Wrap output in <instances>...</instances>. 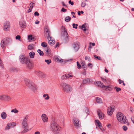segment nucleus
I'll list each match as a JSON object with an SVG mask.
<instances>
[{
	"label": "nucleus",
	"instance_id": "obj_1",
	"mask_svg": "<svg viewBox=\"0 0 134 134\" xmlns=\"http://www.w3.org/2000/svg\"><path fill=\"white\" fill-rule=\"evenodd\" d=\"M118 120L121 123L125 124L127 123L128 120L126 116L121 112H118L116 115Z\"/></svg>",
	"mask_w": 134,
	"mask_h": 134
},
{
	"label": "nucleus",
	"instance_id": "obj_2",
	"mask_svg": "<svg viewBox=\"0 0 134 134\" xmlns=\"http://www.w3.org/2000/svg\"><path fill=\"white\" fill-rule=\"evenodd\" d=\"M50 126L51 130L55 133L57 134L60 130V127L54 121L51 123Z\"/></svg>",
	"mask_w": 134,
	"mask_h": 134
},
{
	"label": "nucleus",
	"instance_id": "obj_3",
	"mask_svg": "<svg viewBox=\"0 0 134 134\" xmlns=\"http://www.w3.org/2000/svg\"><path fill=\"white\" fill-rule=\"evenodd\" d=\"M27 119L25 117L23 120L22 123L21 129L23 130L21 132L22 133H24L28 131L29 127L27 123Z\"/></svg>",
	"mask_w": 134,
	"mask_h": 134
},
{
	"label": "nucleus",
	"instance_id": "obj_4",
	"mask_svg": "<svg viewBox=\"0 0 134 134\" xmlns=\"http://www.w3.org/2000/svg\"><path fill=\"white\" fill-rule=\"evenodd\" d=\"M45 31L46 32V34L48 36L47 37L48 40V43L51 45H53L55 42L54 40H53L52 38L50 35V32L48 31V29L47 28L45 29Z\"/></svg>",
	"mask_w": 134,
	"mask_h": 134
},
{
	"label": "nucleus",
	"instance_id": "obj_5",
	"mask_svg": "<svg viewBox=\"0 0 134 134\" xmlns=\"http://www.w3.org/2000/svg\"><path fill=\"white\" fill-rule=\"evenodd\" d=\"M62 86L63 89L65 92H68L71 91L72 90L71 87L66 83H63Z\"/></svg>",
	"mask_w": 134,
	"mask_h": 134
},
{
	"label": "nucleus",
	"instance_id": "obj_6",
	"mask_svg": "<svg viewBox=\"0 0 134 134\" xmlns=\"http://www.w3.org/2000/svg\"><path fill=\"white\" fill-rule=\"evenodd\" d=\"M25 83L26 85L31 90H34L33 83L30 80L27 79L24 80Z\"/></svg>",
	"mask_w": 134,
	"mask_h": 134
},
{
	"label": "nucleus",
	"instance_id": "obj_7",
	"mask_svg": "<svg viewBox=\"0 0 134 134\" xmlns=\"http://www.w3.org/2000/svg\"><path fill=\"white\" fill-rule=\"evenodd\" d=\"M80 43L78 42H75L73 44L72 47L75 52H76L78 51L80 47Z\"/></svg>",
	"mask_w": 134,
	"mask_h": 134
},
{
	"label": "nucleus",
	"instance_id": "obj_8",
	"mask_svg": "<svg viewBox=\"0 0 134 134\" xmlns=\"http://www.w3.org/2000/svg\"><path fill=\"white\" fill-rule=\"evenodd\" d=\"M97 83L98 85L99 86H100V87H102L105 89H108L109 91L111 90V88L109 86H106L103 85L102 83L100 81H97L96 82Z\"/></svg>",
	"mask_w": 134,
	"mask_h": 134
},
{
	"label": "nucleus",
	"instance_id": "obj_9",
	"mask_svg": "<svg viewBox=\"0 0 134 134\" xmlns=\"http://www.w3.org/2000/svg\"><path fill=\"white\" fill-rule=\"evenodd\" d=\"M73 120L74 122V126L76 128H78L81 126L80 122L78 119L74 118Z\"/></svg>",
	"mask_w": 134,
	"mask_h": 134
},
{
	"label": "nucleus",
	"instance_id": "obj_10",
	"mask_svg": "<svg viewBox=\"0 0 134 134\" xmlns=\"http://www.w3.org/2000/svg\"><path fill=\"white\" fill-rule=\"evenodd\" d=\"M25 64L27 65V67L29 69H31L32 68L33 64L29 58H26V63Z\"/></svg>",
	"mask_w": 134,
	"mask_h": 134
},
{
	"label": "nucleus",
	"instance_id": "obj_11",
	"mask_svg": "<svg viewBox=\"0 0 134 134\" xmlns=\"http://www.w3.org/2000/svg\"><path fill=\"white\" fill-rule=\"evenodd\" d=\"M20 60L22 64H25L26 63V58L23 55H21L20 56Z\"/></svg>",
	"mask_w": 134,
	"mask_h": 134
},
{
	"label": "nucleus",
	"instance_id": "obj_12",
	"mask_svg": "<svg viewBox=\"0 0 134 134\" xmlns=\"http://www.w3.org/2000/svg\"><path fill=\"white\" fill-rule=\"evenodd\" d=\"M114 107L113 106H111L110 107V108H109L107 109V113L108 115H111L113 112L114 111Z\"/></svg>",
	"mask_w": 134,
	"mask_h": 134
},
{
	"label": "nucleus",
	"instance_id": "obj_13",
	"mask_svg": "<svg viewBox=\"0 0 134 134\" xmlns=\"http://www.w3.org/2000/svg\"><path fill=\"white\" fill-rule=\"evenodd\" d=\"M10 99V98L8 96L4 95H0V100H8Z\"/></svg>",
	"mask_w": 134,
	"mask_h": 134
},
{
	"label": "nucleus",
	"instance_id": "obj_14",
	"mask_svg": "<svg viewBox=\"0 0 134 134\" xmlns=\"http://www.w3.org/2000/svg\"><path fill=\"white\" fill-rule=\"evenodd\" d=\"M98 115L99 116V119H102L104 118V116L102 112L99 109L97 111Z\"/></svg>",
	"mask_w": 134,
	"mask_h": 134
},
{
	"label": "nucleus",
	"instance_id": "obj_15",
	"mask_svg": "<svg viewBox=\"0 0 134 134\" xmlns=\"http://www.w3.org/2000/svg\"><path fill=\"white\" fill-rule=\"evenodd\" d=\"M3 40H4L5 42V44H6V45H7L9 43H11L12 42L11 39L8 37L5 38L3 39Z\"/></svg>",
	"mask_w": 134,
	"mask_h": 134
},
{
	"label": "nucleus",
	"instance_id": "obj_16",
	"mask_svg": "<svg viewBox=\"0 0 134 134\" xmlns=\"http://www.w3.org/2000/svg\"><path fill=\"white\" fill-rule=\"evenodd\" d=\"M62 32V36L65 37V39L67 40V39H68V34L67 32L66 31V30L65 29V28H64V30Z\"/></svg>",
	"mask_w": 134,
	"mask_h": 134
},
{
	"label": "nucleus",
	"instance_id": "obj_17",
	"mask_svg": "<svg viewBox=\"0 0 134 134\" xmlns=\"http://www.w3.org/2000/svg\"><path fill=\"white\" fill-rule=\"evenodd\" d=\"M10 27V25L9 23L8 22H7L4 24V28L6 30H9Z\"/></svg>",
	"mask_w": 134,
	"mask_h": 134
},
{
	"label": "nucleus",
	"instance_id": "obj_18",
	"mask_svg": "<svg viewBox=\"0 0 134 134\" xmlns=\"http://www.w3.org/2000/svg\"><path fill=\"white\" fill-rule=\"evenodd\" d=\"M91 80L89 78H86L83 79L81 85H82L83 84H85L87 83L91 82Z\"/></svg>",
	"mask_w": 134,
	"mask_h": 134
},
{
	"label": "nucleus",
	"instance_id": "obj_19",
	"mask_svg": "<svg viewBox=\"0 0 134 134\" xmlns=\"http://www.w3.org/2000/svg\"><path fill=\"white\" fill-rule=\"evenodd\" d=\"M41 118L44 122L48 121V118L45 114H43L41 116Z\"/></svg>",
	"mask_w": 134,
	"mask_h": 134
},
{
	"label": "nucleus",
	"instance_id": "obj_20",
	"mask_svg": "<svg viewBox=\"0 0 134 134\" xmlns=\"http://www.w3.org/2000/svg\"><path fill=\"white\" fill-rule=\"evenodd\" d=\"M20 26L22 28H25L26 27V22L24 21H20L19 22Z\"/></svg>",
	"mask_w": 134,
	"mask_h": 134
},
{
	"label": "nucleus",
	"instance_id": "obj_21",
	"mask_svg": "<svg viewBox=\"0 0 134 134\" xmlns=\"http://www.w3.org/2000/svg\"><path fill=\"white\" fill-rule=\"evenodd\" d=\"M38 73L39 76L41 78H44L46 76L45 74L43 73L42 72L39 71L38 72Z\"/></svg>",
	"mask_w": 134,
	"mask_h": 134
},
{
	"label": "nucleus",
	"instance_id": "obj_22",
	"mask_svg": "<svg viewBox=\"0 0 134 134\" xmlns=\"http://www.w3.org/2000/svg\"><path fill=\"white\" fill-rule=\"evenodd\" d=\"M7 115L6 113L5 112H3L1 114V116L2 118L3 119H5L7 117Z\"/></svg>",
	"mask_w": 134,
	"mask_h": 134
},
{
	"label": "nucleus",
	"instance_id": "obj_23",
	"mask_svg": "<svg viewBox=\"0 0 134 134\" xmlns=\"http://www.w3.org/2000/svg\"><path fill=\"white\" fill-rule=\"evenodd\" d=\"M34 3L31 2L30 4V8L27 11V12L29 13L31 11V10L33 7Z\"/></svg>",
	"mask_w": 134,
	"mask_h": 134
},
{
	"label": "nucleus",
	"instance_id": "obj_24",
	"mask_svg": "<svg viewBox=\"0 0 134 134\" xmlns=\"http://www.w3.org/2000/svg\"><path fill=\"white\" fill-rule=\"evenodd\" d=\"M1 47L3 48V49L5 48L6 45H7L6 44H5V42L4 40H3V39L1 41Z\"/></svg>",
	"mask_w": 134,
	"mask_h": 134
},
{
	"label": "nucleus",
	"instance_id": "obj_25",
	"mask_svg": "<svg viewBox=\"0 0 134 134\" xmlns=\"http://www.w3.org/2000/svg\"><path fill=\"white\" fill-rule=\"evenodd\" d=\"M45 51L46 52V53L47 54V55H49L51 53H50V49L49 47H47L46 49L45 50Z\"/></svg>",
	"mask_w": 134,
	"mask_h": 134
},
{
	"label": "nucleus",
	"instance_id": "obj_26",
	"mask_svg": "<svg viewBox=\"0 0 134 134\" xmlns=\"http://www.w3.org/2000/svg\"><path fill=\"white\" fill-rule=\"evenodd\" d=\"M96 100L97 103L100 104L102 103V99L98 97H97L96 98Z\"/></svg>",
	"mask_w": 134,
	"mask_h": 134
},
{
	"label": "nucleus",
	"instance_id": "obj_27",
	"mask_svg": "<svg viewBox=\"0 0 134 134\" xmlns=\"http://www.w3.org/2000/svg\"><path fill=\"white\" fill-rule=\"evenodd\" d=\"M9 71L11 72H16L18 71L17 69L16 68L12 67L10 68Z\"/></svg>",
	"mask_w": 134,
	"mask_h": 134
},
{
	"label": "nucleus",
	"instance_id": "obj_28",
	"mask_svg": "<svg viewBox=\"0 0 134 134\" xmlns=\"http://www.w3.org/2000/svg\"><path fill=\"white\" fill-rule=\"evenodd\" d=\"M9 124L11 128L13 127L16 125V123L15 122H10Z\"/></svg>",
	"mask_w": 134,
	"mask_h": 134
},
{
	"label": "nucleus",
	"instance_id": "obj_29",
	"mask_svg": "<svg viewBox=\"0 0 134 134\" xmlns=\"http://www.w3.org/2000/svg\"><path fill=\"white\" fill-rule=\"evenodd\" d=\"M33 39L34 37H32L31 35H28L27 39L29 42H31Z\"/></svg>",
	"mask_w": 134,
	"mask_h": 134
},
{
	"label": "nucleus",
	"instance_id": "obj_30",
	"mask_svg": "<svg viewBox=\"0 0 134 134\" xmlns=\"http://www.w3.org/2000/svg\"><path fill=\"white\" fill-rule=\"evenodd\" d=\"M56 59L57 61L59 62H62L63 61V60L59 57H56Z\"/></svg>",
	"mask_w": 134,
	"mask_h": 134
},
{
	"label": "nucleus",
	"instance_id": "obj_31",
	"mask_svg": "<svg viewBox=\"0 0 134 134\" xmlns=\"http://www.w3.org/2000/svg\"><path fill=\"white\" fill-rule=\"evenodd\" d=\"M28 49L29 50H31L34 48V45L33 44H30L28 46Z\"/></svg>",
	"mask_w": 134,
	"mask_h": 134
},
{
	"label": "nucleus",
	"instance_id": "obj_32",
	"mask_svg": "<svg viewBox=\"0 0 134 134\" xmlns=\"http://www.w3.org/2000/svg\"><path fill=\"white\" fill-rule=\"evenodd\" d=\"M71 19L70 17L69 16H68L66 17L65 19V21L66 22H68L70 21Z\"/></svg>",
	"mask_w": 134,
	"mask_h": 134
},
{
	"label": "nucleus",
	"instance_id": "obj_33",
	"mask_svg": "<svg viewBox=\"0 0 134 134\" xmlns=\"http://www.w3.org/2000/svg\"><path fill=\"white\" fill-rule=\"evenodd\" d=\"M43 97L44 98L46 96L47 97L45 98V99L46 100H48L49 99V97L48 96V95L47 94H44L43 95Z\"/></svg>",
	"mask_w": 134,
	"mask_h": 134
},
{
	"label": "nucleus",
	"instance_id": "obj_34",
	"mask_svg": "<svg viewBox=\"0 0 134 134\" xmlns=\"http://www.w3.org/2000/svg\"><path fill=\"white\" fill-rule=\"evenodd\" d=\"M37 52L39 53V54L41 55L42 56L43 55V53L42 51H41V50L39 49L37 50Z\"/></svg>",
	"mask_w": 134,
	"mask_h": 134
},
{
	"label": "nucleus",
	"instance_id": "obj_35",
	"mask_svg": "<svg viewBox=\"0 0 134 134\" xmlns=\"http://www.w3.org/2000/svg\"><path fill=\"white\" fill-rule=\"evenodd\" d=\"M11 112L14 113H17L18 112V111L15 108L14 109H12L11 111Z\"/></svg>",
	"mask_w": 134,
	"mask_h": 134
},
{
	"label": "nucleus",
	"instance_id": "obj_36",
	"mask_svg": "<svg viewBox=\"0 0 134 134\" xmlns=\"http://www.w3.org/2000/svg\"><path fill=\"white\" fill-rule=\"evenodd\" d=\"M95 121L96 123L97 124L98 126L99 127H101L102 126L100 122L98 120H96Z\"/></svg>",
	"mask_w": 134,
	"mask_h": 134
},
{
	"label": "nucleus",
	"instance_id": "obj_37",
	"mask_svg": "<svg viewBox=\"0 0 134 134\" xmlns=\"http://www.w3.org/2000/svg\"><path fill=\"white\" fill-rule=\"evenodd\" d=\"M30 57L31 58H34V52H30L29 53Z\"/></svg>",
	"mask_w": 134,
	"mask_h": 134
},
{
	"label": "nucleus",
	"instance_id": "obj_38",
	"mask_svg": "<svg viewBox=\"0 0 134 134\" xmlns=\"http://www.w3.org/2000/svg\"><path fill=\"white\" fill-rule=\"evenodd\" d=\"M86 24H85L82 25V29L84 31H86V27L85 26Z\"/></svg>",
	"mask_w": 134,
	"mask_h": 134
},
{
	"label": "nucleus",
	"instance_id": "obj_39",
	"mask_svg": "<svg viewBox=\"0 0 134 134\" xmlns=\"http://www.w3.org/2000/svg\"><path fill=\"white\" fill-rule=\"evenodd\" d=\"M85 111L87 115L89 113V110L88 108H85Z\"/></svg>",
	"mask_w": 134,
	"mask_h": 134
},
{
	"label": "nucleus",
	"instance_id": "obj_40",
	"mask_svg": "<svg viewBox=\"0 0 134 134\" xmlns=\"http://www.w3.org/2000/svg\"><path fill=\"white\" fill-rule=\"evenodd\" d=\"M41 45L43 47H46L47 46V44L45 42H43L41 43Z\"/></svg>",
	"mask_w": 134,
	"mask_h": 134
},
{
	"label": "nucleus",
	"instance_id": "obj_41",
	"mask_svg": "<svg viewBox=\"0 0 134 134\" xmlns=\"http://www.w3.org/2000/svg\"><path fill=\"white\" fill-rule=\"evenodd\" d=\"M45 61L48 64H49L51 62V61L50 59H46L45 60Z\"/></svg>",
	"mask_w": 134,
	"mask_h": 134
},
{
	"label": "nucleus",
	"instance_id": "obj_42",
	"mask_svg": "<svg viewBox=\"0 0 134 134\" xmlns=\"http://www.w3.org/2000/svg\"><path fill=\"white\" fill-rule=\"evenodd\" d=\"M115 89H116V91L117 92H118L119 91H121V89L119 87H115L114 88Z\"/></svg>",
	"mask_w": 134,
	"mask_h": 134
},
{
	"label": "nucleus",
	"instance_id": "obj_43",
	"mask_svg": "<svg viewBox=\"0 0 134 134\" xmlns=\"http://www.w3.org/2000/svg\"><path fill=\"white\" fill-rule=\"evenodd\" d=\"M10 128L11 127H10V126L8 123L7 125L5 127V129L6 130H9Z\"/></svg>",
	"mask_w": 134,
	"mask_h": 134
},
{
	"label": "nucleus",
	"instance_id": "obj_44",
	"mask_svg": "<svg viewBox=\"0 0 134 134\" xmlns=\"http://www.w3.org/2000/svg\"><path fill=\"white\" fill-rule=\"evenodd\" d=\"M0 66L2 67V68H3L4 67L3 66V64L2 63V61L1 60V59L0 58Z\"/></svg>",
	"mask_w": 134,
	"mask_h": 134
},
{
	"label": "nucleus",
	"instance_id": "obj_45",
	"mask_svg": "<svg viewBox=\"0 0 134 134\" xmlns=\"http://www.w3.org/2000/svg\"><path fill=\"white\" fill-rule=\"evenodd\" d=\"M78 25L77 24H75L74 23H73L72 24L73 27V28H75L76 29H77V26Z\"/></svg>",
	"mask_w": 134,
	"mask_h": 134
},
{
	"label": "nucleus",
	"instance_id": "obj_46",
	"mask_svg": "<svg viewBox=\"0 0 134 134\" xmlns=\"http://www.w3.org/2000/svg\"><path fill=\"white\" fill-rule=\"evenodd\" d=\"M94 58H97L98 60H101V58L100 57H98L96 55H94Z\"/></svg>",
	"mask_w": 134,
	"mask_h": 134
},
{
	"label": "nucleus",
	"instance_id": "obj_47",
	"mask_svg": "<svg viewBox=\"0 0 134 134\" xmlns=\"http://www.w3.org/2000/svg\"><path fill=\"white\" fill-rule=\"evenodd\" d=\"M85 60H88L89 62H90L91 60L90 57L87 56H86L85 57Z\"/></svg>",
	"mask_w": 134,
	"mask_h": 134
},
{
	"label": "nucleus",
	"instance_id": "obj_48",
	"mask_svg": "<svg viewBox=\"0 0 134 134\" xmlns=\"http://www.w3.org/2000/svg\"><path fill=\"white\" fill-rule=\"evenodd\" d=\"M65 75H66V78H70L71 77H72V76L71 75H69L68 74H66Z\"/></svg>",
	"mask_w": 134,
	"mask_h": 134
},
{
	"label": "nucleus",
	"instance_id": "obj_49",
	"mask_svg": "<svg viewBox=\"0 0 134 134\" xmlns=\"http://www.w3.org/2000/svg\"><path fill=\"white\" fill-rule=\"evenodd\" d=\"M77 68L78 69H80V68L81 67V65H80L79 62H77Z\"/></svg>",
	"mask_w": 134,
	"mask_h": 134
},
{
	"label": "nucleus",
	"instance_id": "obj_50",
	"mask_svg": "<svg viewBox=\"0 0 134 134\" xmlns=\"http://www.w3.org/2000/svg\"><path fill=\"white\" fill-rule=\"evenodd\" d=\"M122 128L124 131H126L127 129V128L126 126H123L122 127Z\"/></svg>",
	"mask_w": 134,
	"mask_h": 134
},
{
	"label": "nucleus",
	"instance_id": "obj_51",
	"mask_svg": "<svg viewBox=\"0 0 134 134\" xmlns=\"http://www.w3.org/2000/svg\"><path fill=\"white\" fill-rule=\"evenodd\" d=\"M15 38L17 40H18L19 41L20 40L21 37L19 35H17L16 36Z\"/></svg>",
	"mask_w": 134,
	"mask_h": 134
},
{
	"label": "nucleus",
	"instance_id": "obj_52",
	"mask_svg": "<svg viewBox=\"0 0 134 134\" xmlns=\"http://www.w3.org/2000/svg\"><path fill=\"white\" fill-rule=\"evenodd\" d=\"M86 2H83L82 3L81 6L82 7H84L86 5Z\"/></svg>",
	"mask_w": 134,
	"mask_h": 134
},
{
	"label": "nucleus",
	"instance_id": "obj_53",
	"mask_svg": "<svg viewBox=\"0 0 134 134\" xmlns=\"http://www.w3.org/2000/svg\"><path fill=\"white\" fill-rule=\"evenodd\" d=\"M88 66L90 68H92L93 66V65L91 63H89L88 64Z\"/></svg>",
	"mask_w": 134,
	"mask_h": 134
},
{
	"label": "nucleus",
	"instance_id": "obj_54",
	"mask_svg": "<svg viewBox=\"0 0 134 134\" xmlns=\"http://www.w3.org/2000/svg\"><path fill=\"white\" fill-rule=\"evenodd\" d=\"M61 78L62 80H64V79H66V78L65 75V74L62 76Z\"/></svg>",
	"mask_w": 134,
	"mask_h": 134
},
{
	"label": "nucleus",
	"instance_id": "obj_55",
	"mask_svg": "<svg viewBox=\"0 0 134 134\" xmlns=\"http://www.w3.org/2000/svg\"><path fill=\"white\" fill-rule=\"evenodd\" d=\"M34 15L35 16H38L39 15V13L37 12H35L34 13Z\"/></svg>",
	"mask_w": 134,
	"mask_h": 134
},
{
	"label": "nucleus",
	"instance_id": "obj_56",
	"mask_svg": "<svg viewBox=\"0 0 134 134\" xmlns=\"http://www.w3.org/2000/svg\"><path fill=\"white\" fill-rule=\"evenodd\" d=\"M130 110L131 112H133L134 111L133 108L132 107H131L130 108Z\"/></svg>",
	"mask_w": 134,
	"mask_h": 134
},
{
	"label": "nucleus",
	"instance_id": "obj_57",
	"mask_svg": "<svg viewBox=\"0 0 134 134\" xmlns=\"http://www.w3.org/2000/svg\"><path fill=\"white\" fill-rule=\"evenodd\" d=\"M66 11L67 10L64 9V8H62L61 9V11L63 12H66Z\"/></svg>",
	"mask_w": 134,
	"mask_h": 134
},
{
	"label": "nucleus",
	"instance_id": "obj_58",
	"mask_svg": "<svg viewBox=\"0 0 134 134\" xmlns=\"http://www.w3.org/2000/svg\"><path fill=\"white\" fill-rule=\"evenodd\" d=\"M69 4H70L71 5H74V2H72L71 0L69 1Z\"/></svg>",
	"mask_w": 134,
	"mask_h": 134
},
{
	"label": "nucleus",
	"instance_id": "obj_59",
	"mask_svg": "<svg viewBox=\"0 0 134 134\" xmlns=\"http://www.w3.org/2000/svg\"><path fill=\"white\" fill-rule=\"evenodd\" d=\"M101 79L104 82H106V80L105 78H104L101 77Z\"/></svg>",
	"mask_w": 134,
	"mask_h": 134
},
{
	"label": "nucleus",
	"instance_id": "obj_60",
	"mask_svg": "<svg viewBox=\"0 0 134 134\" xmlns=\"http://www.w3.org/2000/svg\"><path fill=\"white\" fill-rule=\"evenodd\" d=\"M118 81L119 82V83L120 84H121L124 82V81H123L121 80L120 79H119Z\"/></svg>",
	"mask_w": 134,
	"mask_h": 134
},
{
	"label": "nucleus",
	"instance_id": "obj_61",
	"mask_svg": "<svg viewBox=\"0 0 134 134\" xmlns=\"http://www.w3.org/2000/svg\"><path fill=\"white\" fill-rule=\"evenodd\" d=\"M132 121L134 124V117L132 116L131 118Z\"/></svg>",
	"mask_w": 134,
	"mask_h": 134
},
{
	"label": "nucleus",
	"instance_id": "obj_62",
	"mask_svg": "<svg viewBox=\"0 0 134 134\" xmlns=\"http://www.w3.org/2000/svg\"><path fill=\"white\" fill-rule=\"evenodd\" d=\"M71 14L72 15H73L72 16L74 18H76V16H74V15L75 14V13L73 12H71Z\"/></svg>",
	"mask_w": 134,
	"mask_h": 134
},
{
	"label": "nucleus",
	"instance_id": "obj_63",
	"mask_svg": "<svg viewBox=\"0 0 134 134\" xmlns=\"http://www.w3.org/2000/svg\"><path fill=\"white\" fill-rule=\"evenodd\" d=\"M81 64L82 67H83L85 66V63H83L82 62H81Z\"/></svg>",
	"mask_w": 134,
	"mask_h": 134
},
{
	"label": "nucleus",
	"instance_id": "obj_64",
	"mask_svg": "<svg viewBox=\"0 0 134 134\" xmlns=\"http://www.w3.org/2000/svg\"><path fill=\"white\" fill-rule=\"evenodd\" d=\"M58 43L57 42L56 43L55 45V48H56L57 47H58Z\"/></svg>",
	"mask_w": 134,
	"mask_h": 134
}]
</instances>
